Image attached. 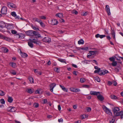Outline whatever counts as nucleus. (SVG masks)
Here are the masks:
<instances>
[{
  "label": "nucleus",
  "mask_w": 123,
  "mask_h": 123,
  "mask_svg": "<svg viewBox=\"0 0 123 123\" xmlns=\"http://www.w3.org/2000/svg\"><path fill=\"white\" fill-rule=\"evenodd\" d=\"M115 121V120L113 119H112V120L110 122V123H114Z\"/></svg>",
  "instance_id": "obj_60"
},
{
  "label": "nucleus",
  "mask_w": 123,
  "mask_h": 123,
  "mask_svg": "<svg viewBox=\"0 0 123 123\" xmlns=\"http://www.w3.org/2000/svg\"><path fill=\"white\" fill-rule=\"evenodd\" d=\"M88 12H83V14L82 15L83 16H86L88 14Z\"/></svg>",
  "instance_id": "obj_53"
},
{
  "label": "nucleus",
  "mask_w": 123,
  "mask_h": 123,
  "mask_svg": "<svg viewBox=\"0 0 123 123\" xmlns=\"http://www.w3.org/2000/svg\"><path fill=\"white\" fill-rule=\"evenodd\" d=\"M56 16L60 18H61L63 17L62 14V13H58L56 14Z\"/></svg>",
  "instance_id": "obj_27"
},
{
  "label": "nucleus",
  "mask_w": 123,
  "mask_h": 123,
  "mask_svg": "<svg viewBox=\"0 0 123 123\" xmlns=\"http://www.w3.org/2000/svg\"><path fill=\"white\" fill-rule=\"evenodd\" d=\"M86 80L85 79L83 78H81L80 79V82L81 83L84 82Z\"/></svg>",
  "instance_id": "obj_31"
},
{
  "label": "nucleus",
  "mask_w": 123,
  "mask_h": 123,
  "mask_svg": "<svg viewBox=\"0 0 123 123\" xmlns=\"http://www.w3.org/2000/svg\"><path fill=\"white\" fill-rule=\"evenodd\" d=\"M90 94L92 95L98 96V94H100V92H96L92 91L90 92Z\"/></svg>",
  "instance_id": "obj_10"
},
{
  "label": "nucleus",
  "mask_w": 123,
  "mask_h": 123,
  "mask_svg": "<svg viewBox=\"0 0 123 123\" xmlns=\"http://www.w3.org/2000/svg\"><path fill=\"white\" fill-rule=\"evenodd\" d=\"M115 70L117 72H118L119 71V70L117 68H115Z\"/></svg>",
  "instance_id": "obj_61"
},
{
  "label": "nucleus",
  "mask_w": 123,
  "mask_h": 123,
  "mask_svg": "<svg viewBox=\"0 0 123 123\" xmlns=\"http://www.w3.org/2000/svg\"><path fill=\"white\" fill-rule=\"evenodd\" d=\"M81 122V121L80 120H79L75 122L74 123H80Z\"/></svg>",
  "instance_id": "obj_64"
},
{
  "label": "nucleus",
  "mask_w": 123,
  "mask_h": 123,
  "mask_svg": "<svg viewBox=\"0 0 123 123\" xmlns=\"http://www.w3.org/2000/svg\"><path fill=\"white\" fill-rule=\"evenodd\" d=\"M108 84L109 85H111L112 84V82H111L110 81H108Z\"/></svg>",
  "instance_id": "obj_58"
},
{
  "label": "nucleus",
  "mask_w": 123,
  "mask_h": 123,
  "mask_svg": "<svg viewBox=\"0 0 123 123\" xmlns=\"http://www.w3.org/2000/svg\"><path fill=\"white\" fill-rule=\"evenodd\" d=\"M39 23H40V24L41 26H42L44 27V24L43 23L42 21L40 20L39 22Z\"/></svg>",
  "instance_id": "obj_37"
},
{
  "label": "nucleus",
  "mask_w": 123,
  "mask_h": 123,
  "mask_svg": "<svg viewBox=\"0 0 123 123\" xmlns=\"http://www.w3.org/2000/svg\"><path fill=\"white\" fill-rule=\"evenodd\" d=\"M102 108L105 111L106 113L108 114H110L111 113V111L109 110L105 106L103 105L102 106Z\"/></svg>",
  "instance_id": "obj_4"
},
{
  "label": "nucleus",
  "mask_w": 123,
  "mask_h": 123,
  "mask_svg": "<svg viewBox=\"0 0 123 123\" xmlns=\"http://www.w3.org/2000/svg\"><path fill=\"white\" fill-rule=\"evenodd\" d=\"M112 111L114 115L116 116H119L120 115V112H118L120 111V109L118 107H116L112 109Z\"/></svg>",
  "instance_id": "obj_3"
},
{
  "label": "nucleus",
  "mask_w": 123,
  "mask_h": 123,
  "mask_svg": "<svg viewBox=\"0 0 123 123\" xmlns=\"http://www.w3.org/2000/svg\"><path fill=\"white\" fill-rule=\"evenodd\" d=\"M111 64L112 66H116L117 64V63L116 62L114 61L112 62Z\"/></svg>",
  "instance_id": "obj_38"
},
{
  "label": "nucleus",
  "mask_w": 123,
  "mask_h": 123,
  "mask_svg": "<svg viewBox=\"0 0 123 123\" xmlns=\"http://www.w3.org/2000/svg\"><path fill=\"white\" fill-rule=\"evenodd\" d=\"M89 52L87 56V57L89 59H92L96 55V54L97 53V51H89Z\"/></svg>",
  "instance_id": "obj_2"
},
{
  "label": "nucleus",
  "mask_w": 123,
  "mask_h": 123,
  "mask_svg": "<svg viewBox=\"0 0 123 123\" xmlns=\"http://www.w3.org/2000/svg\"><path fill=\"white\" fill-rule=\"evenodd\" d=\"M51 24L53 25H57L58 24V21L56 19H53L51 20Z\"/></svg>",
  "instance_id": "obj_15"
},
{
  "label": "nucleus",
  "mask_w": 123,
  "mask_h": 123,
  "mask_svg": "<svg viewBox=\"0 0 123 123\" xmlns=\"http://www.w3.org/2000/svg\"><path fill=\"white\" fill-rule=\"evenodd\" d=\"M33 20L35 22L36 21V22H37L38 23H39V21H38V18H33Z\"/></svg>",
  "instance_id": "obj_46"
},
{
  "label": "nucleus",
  "mask_w": 123,
  "mask_h": 123,
  "mask_svg": "<svg viewBox=\"0 0 123 123\" xmlns=\"http://www.w3.org/2000/svg\"><path fill=\"white\" fill-rule=\"evenodd\" d=\"M32 40H33V43H34L35 44L37 45H39V44L40 42L37 40H35L34 39H33Z\"/></svg>",
  "instance_id": "obj_22"
},
{
  "label": "nucleus",
  "mask_w": 123,
  "mask_h": 123,
  "mask_svg": "<svg viewBox=\"0 0 123 123\" xmlns=\"http://www.w3.org/2000/svg\"><path fill=\"white\" fill-rule=\"evenodd\" d=\"M0 101L1 103L2 104H4L5 103V101L4 99H1Z\"/></svg>",
  "instance_id": "obj_40"
},
{
  "label": "nucleus",
  "mask_w": 123,
  "mask_h": 123,
  "mask_svg": "<svg viewBox=\"0 0 123 123\" xmlns=\"http://www.w3.org/2000/svg\"><path fill=\"white\" fill-rule=\"evenodd\" d=\"M20 52L21 53V56L22 57L25 58L28 55L26 54L22 53L21 51H20Z\"/></svg>",
  "instance_id": "obj_20"
},
{
  "label": "nucleus",
  "mask_w": 123,
  "mask_h": 123,
  "mask_svg": "<svg viewBox=\"0 0 123 123\" xmlns=\"http://www.w3.org/2000/svg\"><path fill=\"white\" fill-rule=\"evenodd\" d=\"M15 107H13L10 110V111L11 112H13L15 111Z\"/></svg>",
  "instance_id": "obj_45"
},
{
  "label": "nucleus",
  "mask_w": 123,
  "mask_h": 123,
  "mask_svg": "<svg viewBox=\"0 0 123 123\" xmlns=\"http://www.w3.org/2000/svg\"><path fill=\"white\" fill-rule=\"evenodd\" d=\"M105 9L107 12L108 15H110L111 14L109 6L108 5H106L105 7Z\"/></svg>",
  "instance_id": "obj_9"
},
{
  "label": "nucleus",
  "mask_w": 123,
  "mask_h": 123,
  "mask_svg": "<svg viewBox=\"0 0 123 123\" xmlns=\"http://www.w3.org/2000/svg\"><path fill=\"white\" fill-rule=\"evenodd\" d=\"M111 99H117V97L114 95H112L111 96Z\"/></svg>",
  "instance_id": "obj_29"
},
{
  "label": "nucleus",
  "mask_w": 123,
  "mask_h": 123,
  "mask_svg": "<svg viewBox=\"0 0 123 123\" xmlns=\"http://www.w3.org/2000/svg\"><path fill=\"white\" fill-rule=\"evenodd\" d=\"M33 89L31 88H28L27 89V91L28 93L31 94L33 92Z\"/></svg>",
  "instance_id": "obj_23"
},
{
  "label": "nucleus",
  "mask_w": 123,
  "mask_h": 123,
  "mask_svg": "<svg viewBox=\"0 0 123 123\" xmlns=\"http://www.w3.org/2000/svg\"><path fill=\"white\" fill-rule=\"evenodd\" d=\"M33 41L32 39H30L29 41L28 42V45L31 48H32L33 47V45L32 43H33Z\"/></svg>",
  "instance_id": "obj_12"
},
{
  "label": "nucleus",
  "mask_w": 123,
  "mask_h": 123,
  "mask_svg": "<svg viewBox=\"0 0 123 123\" xmlns=\"http://www.w3.org/2000/svg\"><path fill=\"white\" fill-rule=\"evenodd\" d=\"M91 108L90 107H88L87 108L86 110L88 112H89L91 111Z\"/></svg>",
  "instance_id": "obj_57"
},
{
  "label": "nucleus",
  "mask_w": 123,
  "mask_h": 123,
  "mask_svg": "<svg viewBox=\"0 0 123 123\" xmlns=\"http://www.w3.org/2000/svg\"><path fill=\"white\" fill-rule=\"evenodd\" d=\"M7 8L5 6H3L1 8L0 12L3 14H6L7 13Z\"/></svg>",
  "instance_id": "obj_5"
},
{
  "label": "nucleus",
  "mask_w": 123,
  "mask_h": 123,
  "mask_svg": "<svg viewBox=\"0 0 123 123\" xmlns=\"http://www.w3.org/2000/svg\"><path fill=\"white\" fill-rule=\"evenodd\" d=\"M10 73L12 74L13 75H15L16 73L15 70H12L10 71Z\"/></svg>",
  "instance_id": "obj_26"
},
{
  "label": "nucleus",
  "mask_w": 123,
  "mask_h": 123,
  "mask_svg": "<svg viewBox=\"0 0 123 123\" xmlns=\"http://www.w3.org/2000/svg\"><path fill=\"white\" fill-rule=\"evenodd\" d=\"M106 36L105 35H100V38H102L103 37H105Z\"/></svg>",
  "instance_id": "obj_59"
},
{
  "label": "nucleus",
  "mask_w": 123,
  "mask_h": 123,
  "mask_svg": "<svg viewBox=\"0 0 123 123\" xmlns=\"http://www.w3.org/2000/svg\"><path fill=\"white\" fill-rule=\"evenodd\" d=\"M9 50L6 48H4V52L7 53L8 52Z\"/></svg>",
  "instance_id": "obj_50"
},
{
  "label": "nucleus",
  "mask_w": 123,
  "mask_h": 123,
  "mask_svg": "<svg viewBox=\"0 0 123 123\" xmlns=\"http://www.w3.org/2000/svg\"><path fill=\"white\" fill-rule=\"evenodd\" d=\"M78 44H83L84 43V41L83 40L81 39L78 42Z\"/></svg>",
  "instance_id": "obj_24"
},
{
  "label": "nucleus",
  "mask_w": 123,
  "mask_h": 123,
  "mask_svg": "<svg viewBox=\"0 0 123 123\" xmlns=\"http://www.w3.org/2000/svg\"><path fill=\"white\" fill-rule=\"evenodd\" d=\"M28 79L29 80L30 82L31 83H34L33 79L32 77H29L28 78Z\"/></svg>",
  "instance_id": "obj_25"
},
{
  "label": "nucleus",
  "mask_w": 123,
  "mask_h": 123,
  "mask_svg": "<svg viewBox=\"0 0 123 123\" xmlns=\"http://www.w3.org/2000/svg\"><path fill=\"white\" fill-rule=\"evenodd\" d=\"M100 35L99 34H97L95 36V37L96 38H98V37H99L100 38Z\"/></svg>",
  "instance_id": "obj_55"
},
{
  "label": "nucleus",
  "mask_w": 123,
  "mask_h": 123,
  "mask_svg": "<svg viewBox=\"0 0 123 123\" xmlns=\"http://www.w3.org/2000/svg\"><path fill=\"white\" fill-rule=\"evenodd\" d=\"M111 34L113 37V38L114 40H115V33L114 30H112L111 31Z\"/></svg>",
  "instance_id": "obj_17"
},
{
  "label": "nucleus",
  "mask_w": 123,
  "mask_h": 123,
  "mask_svg": "<svg viewBox=\"0 0 123 123\" xmlns=\"http://www.w3.org/2000/svg\"><path fill=\"white\" fill-rule=\"evenodd\" d=\"M95 80L98 82H99L100 81V80L99 78L98 77H95Z\"/></svg>",
  "instance_id": "obj_36"
},
{
  "label": "nucleus",
  "mask_w": 123,
  "mask_h": 123,
  "mask_svg": "<svg viewBox=\"0 0 123 123\" xmlns=\"http://www.w3.org/2000/svg\"><path fill=\"white\" fill-rule=\"evenodd\" d=\"M10 65L13 68H15L16 66V64L14 62H10L9 63Z\"/></svg>",
  "instance_id": "obj_19"
},
{
  "label": "nucleus",
  "mask_w": 123,
  "mask_h": 123,
  "mask_svg": "<svg viewBox=\"0 0 123 123\" xmlns=\"http://www.w3.org/2000/svg\"><path fill=\"white\" fill-rule=\"evenodd\" d=\"M64 60L65 59H58V60L60 62L63 63H65L66 64V62L64 61Z\"/></svg>",
  "instance_id": "obj_30"
},
{
  "label": "nucleus",
  "mask_w": 123,
  "mask_h": 123,
  "mask_svg": "<svg viewBox=\"0 0 123 123\" xmlns=\"http://www.w3.org/2000/svg\"><path fill=\"white\" fill-rule=\"evenodd\" d=\"M54 70L57 73H59L60 71V69L57 68H54Z\"/></svg>",
  "instance_id": "obj_33"
},
{
  "label": "nucleus",
  "mask_w": 123,
  "mask_h": 123,
  "mask_svg": "<svg viewBox=\"0 0 123 123\" xmlns=\"http://www.w3.org/2000/svg\"><path fill=\"white\" fill-rule=\"evenodd\" d=\"M80 91V89L77 88H75L73 92H79Z\"/></svg>",
  "instance_id": "obj_39"
},
{
  "label": "nucleus",
  "mask_w": 123,
  "mask_h": 123,
  "mask_svg": "<svg viewBox=\"0 0 123 123\" xmlns=\"http://www.w3.org/2000/svg\"><path fill=\"white\" fill-rule=\"evenodd\" d=\"M87 117L88 115L87 114H84L82 116V119L85 118Z\"/></svg>",
  "instance_id": "obj_43"
},
{
  "label": "nucleus",
  "mask_w": 123,
  "mask_h": 123,
  "mask_svg": "<svg viewBox=\"0 0 123 123\" xmlns=\"http://www.w3.org/2000/svg\"><path fill=\"white\" fill-rule=\"evenodd\" d=\"M13 101V99L10 96H8L7 99V101L9 103H12Z\"/></svg>",
  "instance_id": "obj_18"
},
{
  "label": "nucleus",
  "mask_w": 123,
  "mask_h": 123,
  "mask_svg": "<svg viewBox=\"0 0 123 123\" xmlns=\"http://www.w3.org/2000/svg\"><path fill=\"white\" fill-rule=\"evenodd\" d=\"M78 73V72L77 71H74L73 72V73L74 75L76 76L77 75Z\"/></svg>",
  "instance_id": "obj_51"
},
{
  "label": "nucleus",
  "mask_w": 123,
  "mask_h": 123,
  "mask_svg": "<svg viewBox=\"0 0 123 123\" xmlns=\"http://www.w3.org/2000/svg\"><path fill=\"white\" fill-rule=\"evenodd\" d=\"M60 86L64 91L66 92H68V89L66 88L64 86L60 85Z\"/></svg>",
  "instance_id": "obj_21"
},
{
  "label": "nucleus",
  "mask_w": 123,
  "mask_h": 123,
  "mask_svg": "<svg viewBox=\"0 0 123 123\" xmlns=\"http://www.w3.org/2000/svg\"><path fill=\"white\" fill-rule=\"evenodd\" d=\"M5 95L4 92L3 91L0 90V96H3Z\"/></svg>",
  "instance_id": "obj_32"
},
{
  "label": "nucleus",
  "mask_w": 123,
  "mask_h": 123,
  "mask_svg": "<svg viewBox=\"0 0 123 123\" xmlns=\"http://www.w3.org/2000/svg\"><path fill=\"white\" fill-rule=\"evenodd\" d=\"M26 34L28 36H37L39 37L40 34L37 31L32 30H29L25 32Z\"/></svg>",
  "instance_id": "obj_1"
},
{
  "label": "nucleus",
  "mask_w": 123,
  "mask_h": 123,
  "mask_svg": "<svg viewBox=\"0 0 123 123\" xmlns=\"http://www.w3.org/2000/svg\"><path fill=\"white\" fill-rule=\"evenodd\" d=\"M109 59L111 61L113 62L115 60V59L113 57H112L110 58Z\"/></svg>",
  "instance_id": "obj_42"
},
{
  "label": "nucleus",
  "mask_w": 123,
  "mask_h": 123,
  "mask_svg": "<svg viewBox=\"0 0 123 123\" xmlns=\"http://www.w3.org/2000/svg\"><path fill=\"white\" fill-rule=\"evenodd\" d=\"M6 26L5 23L3 21H0V27L1 28H3Z\"/></svg>",
  "instance_id": "obj_16"
},
{
  "label": "nucleus",
  "mask_w": 123,
  "mask_h": 123,
  "mask_svg": "<svg viewBox=\"0 0 123 123\" xmlns=\"http://www.w3.org/2000/svg\"><path fill=\"white\" fill-rule=\"evenodd\" d=\"M11 33L13 34H16L17 32L15 30H12L11 31Z\"/></svg>",
  "instance_id": "obj_48"
},
{
  "label": "nucleus",
  "mask_w": 123,
  "mask_h": 123,
  "mask_svg": "<svg viewBox=\"0 0 123 123\" xmlns=\"http://www.w3.org/2000/svg\"><path fill=\"white\" fill-rule=\"evenodd\" d=\"M108 72V71L104 69L101 70L100 71V72H99V74L100 75H104Z\"/></svg>",
  "instance_id": "obj_8"
},
{
  "label": "nucleus",
  "mask_w": 123,
  "mask_h": 123,
  "mask_svg": "<svg viewBox=\"0 0 123 123\" xmlns=\"http://www.w3.org/2000/svg\"><path fill=\"white\" fill-rule=\"evenodd\" d=\"M34 106L36 108H37L39 106V104L38 103H36L34 104Z\"/></svg>",
  "instance_id": "obj_56"
},
{
  "label": "nucleus",
  "mask_w": 123,
  "mask_h": 123,
  "mask_svg": "<svg viewBox=\"0 0 123 123\" xmlns=\"http://www.w3.org/2000/svg\"><path fill=\"white\" fill-rule=\"evenodd\" d=\"M101 71L100 68H99L98 69H97L96 70H95L94 71V73H98V74H99V73L100 72V71Z\"/></svg>",
  "instance_id": "obj_35"
},
{
  "label": "nucleus",
  "mask_w": 123,
  "mask_h": 123,
  "mask_svg": "<svg viewBox=\"0 0 123 123\" xmlns=\"http://www.w3.org/2000/svg\"><path fill=\"white\" fill-rule=\"evenodd\" d=\"M11 15L14 17H15V18L16 19H19V16H17L15 12H13L11 13Z\"/></svg>",
  "instance_id": "obj_13"
},
{
  "label": "nucleus",
  "mask_w": 123,
  "mask_h": 123,
  "mask_svg": "<svg viewBox=\"0 0 123 123\" xmlns=\"http://www.w3.org/2000/svg\"><path fill=\"white\" fill-rule=\"evenodd\" d=\"M43 104H45L47 103L48 102L47 100L46 99H44L43 100Z\"/></svg>",
  "instance_id": "obj_54"
},
{
  "label": "nucleus",
  "mask_w": 123,
  "mask_h": 123,
  "mask_svg": "<svg viewBox=\"0 0 123 123\" xmlns=\"http://www.w3.org/2000/svg\"><path fill=\"white\" fill-rule=\"evenodd\" d=\"M91 61L93 62H95L96 65H98V62L96 61V60H91Z\"/></svg>",
  "instance_id": "obj_52"
},
{
  "label": "nucleus",
  "mask_w": 123,
  "mask_h": 123,
  "mask_svg": "<svg viewBox=\"0 0 123 123\" xmlns=\"http://www.w3.org/2000/svg\"><path fill=\"white\" fill-rule=\"evenodd\" d=\"M42 40L43 42L49 43L51 42V38L48 37H44L42 39Z\"/></svg>",
  "instance_id": "obj_6"
},
{
  "label": "nucleus",
  "mask_w": 123,
  "mask_h": 123,
  "mask_svg": "<svg viewBox=\"0 0 123 123\" xmlns=\"http://www.w3.org/2000/svg\"><path fill=\"white\" fill-rule=\"evenodd\" d=\"M72 13L75 14H77L78 13V12L74 10L72 11Z\"/></svg>",
  "instance_id": "obj_49"
},
{
  "label": "nucleus",
  "mask_w": 123,
  "mask_h": 123,
  "mask_svg": "<svg viewBox=\"0 0 123 123\" xmlns=\"http://www.w3.org/2000/svg\"><path fill=\"white\" fill-rule=\"evenodd\" d=\"M39 17L42 19H46V17L44 16H40Z\"/></svg>",
  "instance_id": "obj_41"
},
{
  "label": "nucleus",
  "mask_w": 123,
  "mask_h": 123,
  "mask_svg": "<svg viewBox=\"0 0 123 123\" xmlns=\"http://www.w3.org/2000/svg\"><path fill=\"white\" fill-rule=\"evenodd\" d=\"M97 98L100 101H102L104 99V98L102 95L100 94H98L97 96Z\"/></svg>",
  "instance_id": "obj_14"
},
{
  "label": "nucleus",
  "mask_w": 123,
  "mask_h": 123,
  "mask_svg": "<svg viewBox=\"0 0 123 123\" xmlns=\"http://www.w3.org/2000/svg\"><path fill=\"white\" fill-rule=\"evenodd\" d=\"M120 116H121V118L122 119L123 118V111H122L120 112Z\"/></svg>",
  "instance_id": "obj_34"
},
{
  "label": "nucleus",
  "mask_w": 123,
  "mask_h": 123,
  "mask_svg": "<svg viewBox=\"0 0 123 123\" xmlns=\"http://www.w3.org/2000/svg\"><path fill=\"white\" fill-rule=\"evenodd\" d=\"M81 49L82 50H86L88 49V48L87 47H85L82 48Z\"/></svg>",
  "instance_id": "obj_47"
},
{
  "label": "nucleus",
  "mask_w": 123,
  "mask_h": 123,
  "mask_svg": "<svg viewBox=\"0 0 123 123\" xmlns=\"http://www.w3.org/2000/svg\"><path fill=\"white\" fill-rule=\"evenodd\" d=\"M56 84L55 83H52L49 85L50 89L51 92L53 91V89L56 86Z\"/></svg>",
  "instance_id": "obj_11"
},
{
  "label": "nucleus",
  "mask_w": 123,
  "mask_h": 123,
  "mask_svg": "<svg viewBox=\"0 0 123 123\" xmlns=\"http://www.w3.org/2000/svg\"><path fill=\"white\" fill-rule=\"evenodd\" d=\"M58 110L59 111L61 110V108L60 105H58Z\"/></svg>",
  "instance_id": "obj_62"
},
{
  "label": "nucleus",
  "mask_w": 123,
  "mask_h": 123,
  "mask_svg": "<svg viewBox=\"0 0 123 123\" xmlns=\"http://www.w3.org/2000/svg\"><path fill=\"white\" fill-rule=\"evenodd\" d=\"M0 38H2L3 39L7 40L6 39L7 37H6L5 36L2 35L0 33Z\"/></svg>",
  "instance_id": "obj_28"
},
{
  "label": "nucleus",
  "mask_w": 123,
  "mask_h": 123,
  "mask_svg": "<svg viewBox=\"0 0 123 123\" xmlns=\"http://www.w3.org/2000/svg\"><path fill=\"white\" fill-rule=\"evenodd\" d=\"M32 27L34 30L37 31L39 30L38 28L36 27L32 26Z\"/></svg>",
  "instance_id": "obj_44"
},
{
  "label": "nucleus",
  "mask_w": 123,
  "mask_h": 123,
  "mask_svg": "<svg viewBox=\"0 0 123 123\" xmlns=\"http://www.w3.org/2000/svg\"><path fill=\"white\" fill-rule=\"evenodd\" d=\"M58 121L59 122H62L63 121V119L62 118L59 119L58 120Z\"/></svg>",
  "instance_id": "obj_63"
},
{
  "label": "nucleus",
  "mask_w": 123,
  "mask_h": 123,
  "mask_svg": "<svg viewBox=\"0 0 123 123\" xmlns=\"http://www.w3.org/2000/svg\"><path fill=\"white\" fill-rule=\"evenodd\" d=\"M7 6L11 8H15L17 7V6L16 5L10 2L7 3Z\"/></svg>",
  "instance_id": "obj_7"
}]
</instances>
